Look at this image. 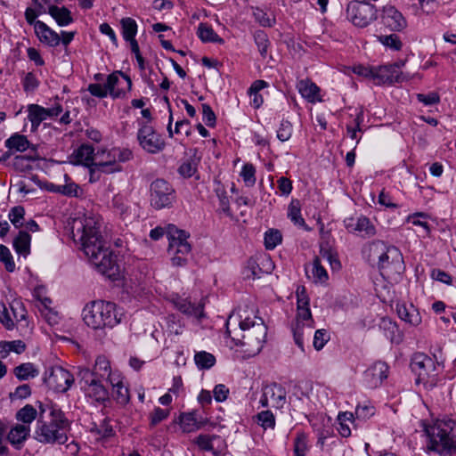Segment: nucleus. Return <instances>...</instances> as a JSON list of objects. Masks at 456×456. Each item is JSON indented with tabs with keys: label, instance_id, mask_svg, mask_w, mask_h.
Instances as JSON below:
<instances>
[{
	"label": "nucleus",
	"instance_id": "1",
	"mask_svg": "<svg viewBox=\"0 0 456 456\" xmlns=\"http://www.w3.org/2000/svg\"><path fill=\"white\" fill-rule=\"evenodd\" d=\"M100 228L101 222L98 216L89 215L76 219L72 228L73 240L80 243L81 249L99 273L115 280L119 274V266Z\"/></svg>",
	"mask_w": 456,
	"mask_h": 456
},
{
	"label": "nucleus",
	"instance_id": "2",
	"mask_svg": "<svg viewBox=\"0 0 456 456\" xmlns=\"http://www.w3.org/2000/svg\"><path fill=\"white\" fill-rule=\"evenodd\" d=\"M256 314L254 305L240 306L226 321L228 337L249 356L260 353L267 335V327Z\"/></svg>",
	"mask_w": 456,
	"mask_h": 456
},
{
	"label": "nucleus",
	"instance_id": "3",
	"mask_svg": "<svg viewBox=\"0 0 456 456\" xmlns=\"http://www.w3.org/2000/svg\"><path fill=\"white\" fill-rule=\"evenodd\" d=\"M39 416L35 428V438L42 444H63L68 441L69 420L64 412L54 406L45 416L46 406L39 403Z\"/></svg>",
	"mask_w": 456,
	"mask_h": 456
},
{
	"label": "nucleus",
	"instance_id": "4",
	"mask_svg": "<svg viewBox=\"0 0 456 456\" xmlns=\"http://www.w3.org/2000/svg\"><path fill=\"white\" fill-rule=\"evenodd\" d=\"M428 450L437 453H456V421L450 419L436 420L427 426Z\"/></svg>",
	"mask_w": 456,
	"mask_h": 456
},
{
	"label": "nucleus",
	"instance_id": "5",
	"mask_svg": "<svg viewBox=\"0 0 456 456\" xmlns=\"http://www.w3.org/2000/svg\"><path fill=\"white\" fill-rule=\"evenodd\" d=\"M121 316L114 303L103 300L92 301L82 311L83 321L94 330L113 328L121 322Z\"/></svg>",
	"mask_w": 456,
	"mask_h": 456
},
{
	"label": "nucleus",
	"instance_id": "6",
	"mask_svg": "<svg viewBox=\"0 0 456 456\" xmlns=\"http://www.w3.org/2000/svg\"><path fill=\"white\" fill-rule=\"evenodd\" d=\"M438 363L423 353H416L411 361V369L417 375V383L430 384L436 381Z\"/></svg>",
	"mask_w": 456,
	"mask_h": 456
},
{
	"label": "nucleus",
	"instance_id": "7",
	"mask_svg": "<svg viewBox=\"0 0 456 456\" xmlns=\"http://www.w3.org/2000/svg\"><path fill=\"white\" fill-rule=\"evenodd\" d=\"M151 205L156 209L169 208L176 200L172 184L164 179L154 180L150 186Z\"/></svg>",
	"mask_w": 456,
	"mask_h": 456
},
{
	"label": "nucleus",
	"instance_id": "8",
	"mask_svg": "<svg viewBox=\"0 0 456 456\" xmlns=\"http://www.w3.org/2000/svg\"><path fill=\"white\" fill-rule=\"evenodd\" d=\"M139 126L137 141L140 147L150 154L161 152L166 147V142L162 134L145 122H139Z\"/></svg>",
	"mask_w": 456,
	"mask_h": 456
},
{
	"label": "nucleus",
	"instance_id": "9",
	"mask_svg": "<svg viewBox=\"0 0 456 456\" xmlns=\"http://www.w3.org/2000/svg\"><path fill=\"white\" fill-rule=\"evenodd\" d=\"M80 383L86 397L97 403H104L109 399V391L103 384V379H97L89 373V369L80 370Z\"/></svg>",
	"mask_w": 456,
	"mask_h": 456
},
{
	"label": "nucleus",
	"instance_id": "10",
	"mask_svg": "<svg viewBox=\"0 0 456 456\" xmlns=\"http://www.w3.org/2000/svg\"><path fill=\"white\" fill-rule=\"evenodd\" d=\"M371 250L374 253H380L379 256V269L400 271L403 268V256L397 248L387 247L385 243L378 241L372 244Z\"/></svg>",
	"mask_w": 456,
	"mask_h": 456
},
{
	"label": "nucleus",
	"instance_id": "11",
	"mask_svg": "<svg viewBox=\"0 0 456 456\" xmlns=\"http://www.w3.org/2000/svg\"><path fill=\"white\" fill-rule=\"evenodd\" d=\"M346 12L348 19L359 28H365L377 19V9L366 1L351 3Z\"/></svg>",
	"mask_w": 456,
	"mask_h": 456
},
{
	"label": "nucleus",
	"instance_id": "12",
	"mask_svg": "<svg viewBox=\"0 0 456 456\" xmlns=\"http://www.w3.org/2000/svg\"><path fill=\"white\" fill-rule=\"evenodd\" d=\"M44 381L50 389L58 393H65L73 385L74 377L61 366H53L46 371Z\"/></svg>",
	"mask_w": 456,
	"mask_h": 456
},
{
	"label": "nucleus",
	"instance_id": "13",
	"mask_svg": "<svg viewBox=\"0 0 456 456\" xmlns=\"http://www.w3.org/2000/svg\"><path fill=\"white\" fill-rule=\"evenodd\" d=\"M286 403L287 392L281 385L273 382L262 387L259 404L263 408L272 406L275 409H282Z\"/></svg>",
	"mask_w": 456,
	"mask_h": 456
},
{
	"label": "nucleus",
	"instance_id": "14",
	"mask_svg": "<svg viewBox=\"0 0 456 456\" xmlns=\"http://www.w3.org/2000/svg\"><path fill=\"white\" fill-rule=\"evenodd\" d=\"M314 328V321L310 308L297 309L296 323L293 326L292 330L295 343L302 351H304L305 330L306 329L308 335H310Z\"/></svg>",
	"mask_w": 456,
	"mask_h": 456
},
{
	"label": "nucleus",
	"instance_id": "15",
	"mask_svg": "<svg viewBox=\"0 0 456 456\" xmlns=\"http://www.w3.org/2000/svg\"><path fill=\"white\" fill-rule=\"evenodd\" d=\"M106 86L111 97L120 98L125 95L126 90L131 89L132 81L127 75L116 71L108 76Z\"/></svg>",
	"mask_w": 456,
	"mask_h": 456
},
{
	"label": "nucleus",
	"instance_id": "16",
	"mask_svg": "<svg viewBox=\"0 0 456 456\" xmlns=\"http://www.w3.org/2000/svg\"><path fill=\"white\" fill-rule=\"evenodd\" d=\"M389 367L385 362H376L363 372V382L370 388H376L387 378Z\"/></svg>",
	"mask_w": 456,
	"mask_h": 456
},
{
	"label": "nucleus",
	"instance_id": "17",
	"mask_svg": "<svg viewBox=\"0 0 456 456\" xmlns=\"http://www.w3.org/2000/svg\"><path fill=\"white\" fill-rule=\"evenodd\" d=\"M374 82L377 85L400 83L404 77L399 71L398 64H390L375 68Z\"/></svg>",
	"mask_w": 456,
	"mask_h": 456
},
{
	"label": "nucleus",
	"instance_id": "18",
	"mask_svg": "<svg viewBox=\"0 0 456 456\" xmlns=\"http://www.w3.org/2000/svg\"><path fill=\"white\" fill-rule=\"evenodd\" d=\"M33 297L39 303L37 307L42 314L45 315L47 322L49 323L55 322L57 314L51 307L53 301L47 297L46 288L45 286L36 287L33 291Z\"/></svg>",
	"mask_w": 456,
	"mask_h": 456
},
{
	"label": "nucleus",
	"instance_id": "19",
	"mask_svg": "<svg viewBox=\"0 0 456 456\" xmlns=\"http://www.w3.org/2000/svg\"><path fill=\"white\" fill-rule=\"evenodd\" d=\"M112 208L116 215L126 224L132 223L138 217L135 208L128 205L126 199L120 194H117L113 197Z\"/></svg>",
	"mask_w": 456,
	"mask_h": 456
},
{
	"label": "nucleus",
	"instance_id": "20",
	"mask_svg": "<svg viewBox=\"0 0 456 456\" xmlns=\"http://www.w3.org/2000/svg\"><path fill=\"white\" fill-rule=\"evenodd\" d=\"M382 21L393 31H401L407 26L403 14L392 5L383 8Z\"/></svg>",
	"mask_w": 456,
	"mask_h": 456
},
{
	"label": "nucleus",
	"instance_id": "21",
	"mask_svg": "<svg viewBox=\"0 0 456 456\" xmlns=\"http://www.w3.org/2000/svg\"><path fill=\"white\" fill-rule=\"evenodd\" d=\"M345 224L349 232H358L365 238H370L376 234L375 226L370 220L364 216H359L356 220L348 218L345 221Z\"/></svg>",
	"mask_w": 456,
	"mask_h": 456
},
{
	"label": "nucleus",
	"instance_id": "22",
	"mask_svg": "<svg viewBox=\"0 0 456 456\" xmlns=\"http://www.w3.org/2000/svg\"><path fill=\"white\" fill-rule=\"evenodd\" d=\"M89 373H91L93 377L103 379L109 383L113 374L120 372L111 369L110 362L106 356L99 355L95 359L93 368L89 369Z\"/></svg>",
	"mask_w": 456,
	"mask_h": 456
},
{
	"label": "nucleus",
	"instance_id": "23",
	"mask_svg": "<svg viewBox=\"0 0 456 456\" xmlns=\"http://www.w3.org/2000/svg\"><path fill=\"white\" fill-rule=\"evenodd\" d=\"M35 33L39 41L48 46L55 47L61 43L59 34L41 20L35 24Z\"/></svg>",
	"mask_w": 456,
	"mask_h": 456
},
{
	"label": "nucleus",
	"instance_id": "24",
	"mask_svg": "<svg viewBox=\"0 0 456 456\" xmlns=\"http://www.w3.org/2000/svg\"><path fill=\"white\" fill-rule=\"evenodd\" d=\"M113 390V396L118 403L126 404L130 400L128 387L124 383V379L121 373H115L110 378L109 382Z\"/></svg>",
	"mask_w": 456,
	"mask_h": 456
},
{
	"label": "nucleus",
	"instance_id": "25",
	"mask_svg": "<svg viewBox=\"0 0 456 456\" xmlns=\"http://www.w3.org/2000/svg\"><path fill=\"white\" fill-rule=\"evenodd\" d=\"M297 88L302 97L305 98L307 102L311 103L322 102L320 88L311 80H300L297 85Z\"/></svg>",
	"mask_w": 456,
	"mask_h": 456
},
{
	"label": "nucleus",
	"instance_id": "26",
	"mask_svg": "<svg viewBox=\"0 0 456 456\" xmlns=\"http://www.w3.org/2000/svg\"><path fill=\"white\" fill-rule=\"evenodd\" d=\"M175 305L176 308L184 314L200 320L204 317V305L201 303H192L187 298H178Z\"/></svg>",
	"mask_w": 456,
	"mask_h": 456
},
{
	"label": "nucleus",
	"instance_id": "27",
	"mask_svg": "<svg viewBox=\"0 0 456 456\" xmlns=\"http://www.w3.org/2000/svg\"><path fill=\"white\" fill-rule=\"evenodd\" d=\"M110 155L112 157V161H109V165H104L105 167H111L107 171H121L122 167L119 163L126 162L133 158V152L126 148H112L110 150Z\"/></svg>",
	"mask_w": 456,
	"mask_h": 456
},
{
	"label": "nucleus",
	"instance_id": "28",
	"mask_svg": "<svg viewBox=\"0 0 456 456\" xmlns=\"http://www.w3.org/2000/svg\"><path fill=\"white\" fill-rule=\"evenodd\" d=\"M396 312L401 320L411 325L417 326L421 322V317L412 305L407 306L404 304H397Z\"/></svg>",
	"mask_w": 456,
	"mask_h": 456
},
{
	"label": "nucleus",
	"instance_id": "29",
	"mask_svg": "<svg viewBox=\"0 0 456 456\" xmlns=\"http://www.w3.org/2000/svg\"><path fill=\"white\" fill-rule=\"evenodd\" d=\"M5 147L13 152H24L30 148L31 143L28 140L27 136L15 133L11 135L5 142Z\"/></svg>",
	"mask_w": 456,
	"mask_h": 456
},
{
	"label": "nucleus",
	"instance_id": "30",
	"mask_svg": "<svg viewBox=\"0 0 456 456\" xmlns=\"http://www.w3.org/2000/svg\"><path fill=\"white\" fill-rule=\"evenodd\" d=\"M247 269L250 272V274H247L248 277H252L253 279L260 278L261 273H270L273 270V263L269 257L262 258L260 264L256 260L250 259L248 262Z\"/></svg>",
	"mask_w": 456,
	"mask_h": 456
},
{
	"label": "nucleus",
	"instance_id": "31",
	"mask_svg": "<svg viewBox=\"0 0 456 456\" xmlns=\"http://www.w3.org/2000/svg\"><path fill=\"white\" fill-rule=\"evenodd\" d=\"M167 238L169 240L168 250L175 249L176 247L178 248V246L190 245L187 241L189 234L185 231L180 230L175 225H170L168 227Z\"/></svg>",
	"mask_w": 456,
	"mask_h": 456
},
{
	"label": "nucleus",
	"instance_id": "32",
	"mask_svg": "<svg viewBox=\"0 0 456 456\" xmlns=\"http://www.w3.org/2000/svg\"><path fill=\"white\" fill-rule=\"evenodd\" d=\"M47 12L54 19L56 23L61 27L68 26L73 22L71 12L66 7H58L55 4L48 6Z\"/></svg>",
	"mask_w": 456,
	"mask_h": 456
},
{
	"label": "nucleus",
	"instance_id": "33",
	"mask_svg": "<svg viewBox=\"0 0 456 456\" xmlns=\"http://www.w3.org/2000/svg\"><path fill=\"white\" fill-rule=\"evenodd\" d=\"M268 86V83L265 80H256L252 83L250 87L248 90V94L250 97V105L254 109H259L263 102L264 99L263 96L259 94L261 90L264 88H266Z\"/></svg>",
	"mask_w": 456,
	"mask_h": 456
},
{
	"label": "nucleus",
	"instance_id": "34",
	"mask_svg": "<svg viewBox=\"0 0 456 456\" xmlns=\"http://www.w3.org/2000/svg\"><path fill=\"white\" fill-rule=\"evenodd\" d=\"M28 119L31 122V130L37 131L40 124L47 118L46 109L37 104L28 106Z\"/></svg>",
	"mask_w": 456,
	"mask_h": 456
},
{
	"label": "nucleus",
	"instance_id": "35",
	"mask_svg": "<svg viewBox=\"0 0 456 456\" xmlns=\"http://www.w3.org/2000/svg\"><path fill=\"white\" fill-rule=\"evenodd\" d=\"M12 372L20 381L34 379L39 374L38 369L32 362L21 363L16 366Z\"/></svg>",
	"mask_w": 456,
	"mask_h": 456
},
{
	"label": "nucleus",
	"instance_id": "36",
	"mask_svg": "<svg viewBox=\"0 0 456 456\" xmlns=\"http://www.w3.org/2000/svg\"><path fill=\"white\" fill-rule=\"evenodd\" d=\"M288 217L297 226L309 230L301 215V204L298 200L293 199L288 207Z\"/></svg>",
	"mask_w": 456,
	"mask_h": 456
},
{
	"label": "nucleus",
	"instance_id": "37",
	"mask_svg": "<svg viewBox=\"0 0 456 456\" xmlns=\"http://www.w3.org/2000/svg\"><path fill=\"white\" fill-rule=\"evenodd\" d=\"M30 427L17 424L12 427L8 434V441L13 445L21 444L29 436Z\"/></svg>",
	"mask_w": 456,
	"mask_h": 456
},
{
	"label": "nucleus",
	"instance_id": "38",
	"mask_svg": "<svg viewBox=\"0 0 456 456\" xmlns=\"http://www.w3.org/2000/svg\"><path fill=\"white\" fill-rule=\"evenodd\" d=\"M179 424L185 433H191L199 430L202 423L199 422L194 412H183L179 417Z\"/></svg>",
	"mask_w": 456,
	"mask_h": 456
},
{
	"label": "nucleus",
	"instance_id": "39",
	"mask_svg": "<svg viewBox=\"0 0 456 456\" xmlns=\"http://www.w3.org/2000/svg\"><path fill=\"white\" fill-rule=\"evenodd\" d=\"M30 235L24 231H20L13 240V248L19 255L27 256L30 253Z\"/></svg>",
	"mask_w": 456,
	"mask_h": 456
},
{
	"label": "nucleus",
	"instance_id": "40",
	"mask_svg": "<svg viewBox=\"0 0 456 456\" xmlns=\"http://www.w3.org/2000/svg\"><path fill=\"white\" fill-rule=\"evenodd\" d=\"M38 416L39 411L31 404H26L16 412V419L21 422L20 425H28V427L35 419L37 420Z\"/></svg>",
	"mask_w": 456,
	"mask_h": 456
},
{
	"label": "nucleus",
	"instance_id": "41",
	"mask_svg": "<svg viewBox=\"0 0 456 456\" xmlns=\"http://www.w3.org/2000/svg\"><path fill=\"white\" fill-rule=\"evenodd\" d=\"M312 280L316 284H326L329 280V274L321 263V258L315 256L312 263Z\"/></svg>",
	"mask_w": 456,
	"mask_h": 456
},
{
	"label": "nucleus",
	"instance_id": "42",
	"mask_svg": "<svg viewBox=\"0 0 456 456\" xmlns=\"http://www.w3.org/2000/svg\"><path fill=\"white\" fill-rule=\"evenodd\" d=\"M198 37L203 42L221 43L223 39L206 23H200L197 31Z\"/></svg>",
	"mask_w": 456,
	"mask_h": 456
},
{
	"label": "nucleus",
	"instance_id": "43",
	"mask_svg": "<svg viewBox=\"0 0 456 456\" xmlns=\"http://www.w3.org/2000/svg\"><path fill=\"white\" fill-rule=\"evenodd\" d=\"M194 361L197 367L200 370H208L216 364V357L206 351L196 353Z\"/></svg>",
	"mask_w": 456,
	"mask_h": 456
},
{
	"label": "nucleus",
	"instance_id": "44",
	"mask_svg": "<svg viewBox=\"0 0 456 456\" xmlns=\"http://www.w3.org/2000/svg\"><path fill=\"white\" fill-rule=\"evenodd\" d=\"M256 423L265 430L274 429L275 416L270 410H265L256 415Z\"/></svg>",
	"mask_w": 456,
	"mask_h": 456
},
{
	"label": "nucleus",
	"instance_id": "45",
	"mask_svg": "<svg viewBox=\"0 0 456 456\" xmlns=\"http://www.w3.org/2000/svg\"><path fill=\"white\" fill-rule=\"evenodd\" d=\"M122 27L123 38L127 40H133L135 38L137 33L136 21L132 18H123L120 21Z\"/></svg>",
	"mask_w": 456,
	"mask_h": 456
},
{
	"label": "nucleus",
	"instance_id": "46",
	"mask_svg": "<svg viewBox=\"0 0 456 456\" xmlns=\"http://www.w3.org/2000/svg\"><path fill=\"white\" fill-rule=\"evenodd\" d=\"M254 39L260 55L265 59L270 45L267 35L263 30H257L254 34Z\"/></svg>",
	"mask_w": 456,
	"mask_h": 456
},
{
	"label": "nucleus",
	"instance_id": "47",
	"mask_svg": "<svg viewBox=\"0 0 456 456\" xmlns=\"http://www.w3.org/2000/svg\"><path fill=\"white\" fill-rule=\"evenodd\" d=\"M240 175L241 176L244 183L248 187H252L256 183V168L251 163L243 165Z\"/></svg>",
	"mask_w": 456,
	"mask_h": 456
},
{
	"label": "nucleus",
	"instance_id": "48",
	"mask_svg": "<svg viewBox=\"0 0 456 456\" xmlns=\"http://www.w3.org/2000/svg\"><path fill=\"white\" fill-rule=\"evenodd\" d=\"M282 236L280 231L270 229L265 233V246L267 249H273L281 243Z\"/></svg>",
	"mask_w": 456,
	"mask_h": 456
},
{
	"label": "nucleus",
	"instance_id": "49",
	"mask_svg": "<svg viewBox=\"0 0 456 456\" xmlns=\"http://www.w3.org/2000/svg\"><path fill=\"white\" fill-rule=\"evenodd\" d=\"M378 40L383 45L394 51H399L402 49L403 46V44L399 37L395 34L379 36Z\"/></svg>",
	"mask_w": 456,
	"mask_h": 456
},
{
	"label": "nucleus",
	"instance_id": "50",
	"mask_svg": "<svg viewBox=\"0 0 456 456\" xmlns=\"http://www.w3.org/2000/svg\"><path fill=\"white\" fill-rule=\"evenodd\" d=\"M375 414V407L370 403L358 404L354 415L360 420H367Z\"/></svg>",
	"mask_w": 456,
	"mask_h": 456
},
{
	"label": "nucleus",
	"instance_id": "51",
	"mask_svg": "<svg viewBox=\"0 0 456 456\" xmlns=\"http://www.w3.org/2000/svg\"><path fill=\"white\" fill-rule=\"evenodd\" d=\"M178 174L183 178H190L197 172V163L192 159H185L177 169Z\"/></svg>",
	"mask_w": 456,
	"mask_h": 456
},
{
	"label": "nucleus",
	"instance_id": "52",
	"mask_svg": "<svg viewBox=\"0 0 456 456\" xmlns=\"http://www.w3.org/2000/svg\"><path fill=\"white\" fill-rule=\"evenodd\" d=\"M308 450L307 436L304 433H298L294 441L295 456H305Z\"/></svg>",
	"mask_w": 456,
	"mask_h": 456
},
{
	"label": "nucleus",
	"instance_id": "53",
	"mask_svg": "<svg viewBox=\"0 0 456 456\" xmlns=\"http://www.w3.org/2000/svg\"><path fill=\"white\" fill-rule=\"evenodd\" d=\"M24 215H25L24 208L21 206H16L10 210L8 216H9L11 223L16 228H20L24 225V224H23Z\"/></svg>",
	"mask_w": 456,
	"mask_h": 456
},
{
	"label": "nucleus",
	"instance_id": "54",
	"mask_svg": "<svg viewBox=\"0 0 456 456\" xmlns=\"http://www.w3.org/2000/svg\"><path fill=\"white\" fill-rule=\"evenodd\" d=\"M94 151L93 146L83 144L75 151V156L78 162L88 163L93 160Z\"/></svg>",
	"mask_w": 456,
	"mask_h": 456
},
{
	"label": "nucleus",
	"instance_id": "55",
	"mask_svg": "<svg viewBox=\"0 0 456 456\" xmlns=\"http://www.w3.org/2000/svg\"><path fill=\"white\" fill-rule=\"evenodd\" d=\"M253 15L255 20L263 27H273L275 24V18L262 9L256 8Z\"/></svg>",
	"mask_w": 456,
	"mask_h": 456
},
{
	"label": "nucleus",
	"instance_id": "56",
	"mask_svg": "<svg viewBox=\"0 0 456 456\" xmlns=\"http://www.w3.org/2000/svg\"><path fill=\"white\" fill-rule=\"evenodd\" d=\"M215 191H216V196L218 197L219 201H220L221 210L226 216H232L229 198L227 196V193H226L224 188L221 184H218V186L216 188Z\"/></svg>",
	"mask_w": 456,
	"mask_h": 456
},
{
	"label": "nucleus",
	"instance_id": "57",
	"mask_svg": "<svg viewBox=\"0 0 456 456\" xmlns=\"http://www.w3.org/2000/svg\"><path fill=\"white\" fill-rule=\"evenodd\" d=\"M31 395V387L28 384L18 386L13 392H11L9 397L12 401L27 399Z\"/></svg>",
	"mask_w": 456,
	"mask_h": 456
},
{
	"label": "nucleus",
	"instance_id": "58",
	"mask_svg": "<svg viewBox=\"0 0 456 456\" xmlns=\"http://www.w3.org/2000/svg\"><path fill=\"white\" fill-rule=\"evenodd\" d=\"M0 261L4 264L5 269L8 272H13L15 269V263L12 256L7 247L0 245Z\"/></svg>",
	"mask_w": 456,
	"mask_h": 456
},
{
	"label": "nucleus",
	"instance_id": "59",
	"mask_svg": "<svg viewBox=\"0 0 456 456\" xmlns=\"http://www.w3.org/2000/svg\"><path fill=\"white\" fill-rule=\"evenodd\" d=\"M321 256L327 260L333 271H338L341 268V263L338 258V256L332 253L330 249L321 248Z\"/></svg>",
	"mask_w": 456,
	"mask_h": 456
},
{
	"label": "nucleus",
	"instance_id": "60",
	"mask_svg": "<svg viewBox=\"0 0 456 456\" xmlns=\"http://www.w3.org/2000/svg\"><path fill=\"white\" fill-rule=\"evenodd\" d=\"M292 135V125L288 120H282L277 130V138L281 142L288 141Z\"/></svg>",
	"mask_w": 456,
	"mask_h": 456
},
{
	"label": "nucleus",
	"instance_id": "61",
	"mask_svg": "<svg viewBox=\"0 0 456 456\" xmlns=\"http://www.w3.org/2000/svg\"><path fill=\"white\" fill-rule=\"evenodd\" d=\"M69 176L65 175L66 184L62 185L59 190L61 191V194L69 197H78L81 189L75 183H68Z\"/></svg>",
	"mask_w": 456,
	"mask_h": 456
},
{
	"label": "nucleus",
	"instance_id": "62",
	"mask_svg": "<svg viewBox=\"0 0 456 456\" xmlns=\"http://www.w3.org/2000/svg\"><path fill=\"white\" fill-rule=\"evenodd\" d=\"M297 294V309L310 308V300L306 294L305 288L304 286H298L296 291Z\"/></svg>",
	"mask_w": 456,
	"mask_h": 456
},
{
	"label": "nucleus",
	"instance_id": "63",
	"mask_svg": "<svg viewBox=\"0 0 456 456\" xmlns=\"http://www.w3.org/2000/svg\"><path fill=\"white\" fill-rule=\"evenodd\" d=\"M330 336L326 330H317L314 336V346L316 350L323 348L325 344L329 341Z\"/></svg>",
	"mask_w": 456,
	"mask_h": 456
},
{
	"label": "nucleus",
	"instance_id": "64",
	"mask_svg": "<svg viewBox=\"0 0 456 456\" xmlns=\"http://www.w3.org/2000/svg\"><path fill=\"white\" fill-rule=\"evenodd\" d=\"M169 415L168 410L161 409L160 407H156L153 411L150 414L151 426H156L159 422L166 419Z\"/></svg>",
	"mask_w": 456,
	"mask_h": 456
}]
</instances>
